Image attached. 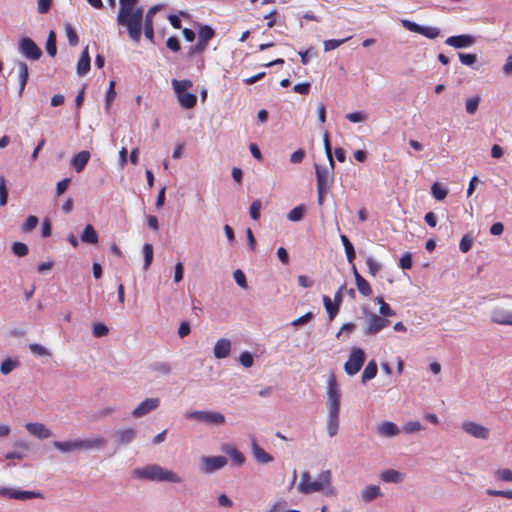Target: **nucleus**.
Masks as SVG:
<instances>
[{"instance_id": "nucleus-1", "label": "nucleus", "mask_w": 512, "mask_h": 512, "mask_svg": "<svg viewBox=\"0 0 512 512\" xmlns=\"http://www.w3.org/2000/svg\"><path fill=\"white\" fill-rule=\"evenodd\" d=\"M327 409H328V417H327V432L330 437H334L338 433L339 428V412H340V400L341 394L338 388V384L336 378L333 374H331L328 378V387H327Z\"/></svg>"}, {"instance_id": "nucleus-2", "label": "nucleus", "mask_w": 512, "mask_h": 512, "mask_svg": "<svg viewBox=\"0 0 512 512\" xmlns=\"http://www.w3.org/2000/svg\"><path fill=\"white\" fill-rule=\"evenodd\" d=\"M133 475L150 481L181 483L182 478L175 472L165 469L157 464H150L142 468L135 469Z\"/></svg>"}, {"instance_id": "nucleus-3", "label": "nucleus", "mask_w": 512, "mask_h": 512, "mask_svg": "<svg viewBox=\"0 0 512 512\" xmlns=\"http://www.w3.org/2000/svg\"><path fill=\"white\" fill-rule=\"evenodd\" d=\"M105 445L106 440L103 437L53 442V446L63 453L72 451L99 450L104 448Z\"/></svg>"}, {"instance_id": "nucleus-4", "label": "nucleus", "mask_w": 512, "mask_h": 512, "mask_svg": "<svg viewBox=\"0 0 512 512\" xmlns=\"http://www.w3.org/2000/svg\"><path fill=\"white\" fill-rule=\"evenodd\" d=\"M331 484V471L324 470L319 473L316 480H312L310 473L305 471L301 475L298 490L303 494L319 492Z\"/></svg>"}, {"instance_id": "nucleus-5", "label": "nucleus", "mask_w": 512, "mask_h": 512, "mask_svg": "<svg viewBox=\"0 0 512 512\" xmlns=\"http://www.w3.org/2000/svg\"><path fill=\"white\" fill-rule=\"evenodd\" d=\"M315 170L317 178L318 204L322 205L325 195L333 183V176L331 172L333 169H331V167H322L316 164Z\"/></svg>"}, {"instance_id": "nucleus-6", "label": "nucleus", "mask_w": 512, "mask_h": 512, "mask_svg": "<svg viewBox=\"0 0 512 512\" xmlns=\"http://www.w3.org/2000/svg\"><path fill=\"white\" fill-rule=\"evenodd\" d=\"M185 417L212 425H222L225 422L223 414L212 411H188L185 413Z\"/></svg>"}, {"instance_id": "nucleus-7", "label": "nucleus", "mask_w": 512, "mask_h": 512, "mask_svg": "<svg viewBox=\"0 0 512 512\" xmlns=\"http://www.w3.org/2000/svg\"><path fill=\"white\" fill-rule=\"evenodd\" d=\"M365 362V353L361 348H353L344 364L345 372L352 376L360 371Z\"/></svg>"}, {"instance_id": "nucleus-8", "label": "nucleus", "mask_w": 512, "mask_h": 512, "mask_svg": "<svg viewBox=\"0 0 512 512\" xmlns=\"http://www.w3.org/2000/svg\"><path fill=\"white\" fill-rule=\"evenodd\" d=\"M137 0H130V38L138 41L141 36L142 11L133 9V5Z\"/></svg>"}, {"instance_id": "nucleus-9", "label": "nucleus", "mask_w": 512, "mask_h": 512, "mask_svg": "<svg viewBox=\"0 0 512 512\" xmlns=\"http://www.w3.org/2000/svg\"><path fill=\"white\" fill-rule=\"evenodd\" d=\"M19 51L22 55L30 60H38L41 55V49L29 37H23L19 42Z\"/></svg>"}, {"instance_id": "nucleus-10", "label": "nucleus", "mask_w": 512, "mask_h": 512, "mask_svg": "<svg viewBox=\"0 0 512 512\" xmlns=\"http://www.w3.org/2000/svg\"><path fill=\"white\" fill-rule=\"evenodd\" d=\"M389 325L390 321L388 319L381 317L375 313H371L367 319L365 334L375 335Z\"/></svg>"}, {"instance_id": "nucleus-11", "label": "nucleus", "mask_w": 512, "mask_h": 512, "mask_svg": "<svg viewBox=\"0 0 512 512\" xmlns=\"http://www.w3.org/2000/svg\"><path fill=\"white\" fill-rule=\"evenodd\" d=\"M201 464L205 473H213L223 468L227 464V459L224 456L203 457Z\"/></svg>"}, {"instance_id": "nucleus-12", "label": "nucleus", "mask_w": 512, "mask_h": 512, "mask_svg": "<svg viewBox=\"0 0 512 512\" xmlns=\"http://www.w3.org/2000/svg\"><path fill=\"white\" fill-rule=\"evenodd\" d=\"M462 428L467 434L475 438L487 439L489 437V429L481 424L468 421L463 423Z\"/></svg>"}, {"instance_id": "nucleus-13", "label": "nucleus", "mask_w": 512, "mask_h": 512, "mask_svg": "<svg viewBox=\"0 0 512 512\" xmlns=\"http://www.w3.org/2000/svg\"><path fill=\"white\" fill-rule=\"evenodd\" d=\"M159 404V398H147L132 411V415L137 418L142 417L148 414L149 412L155 410L159 406Z\"/></svg>"}, {"instance_id": "nucleus-14", "label": "nucleus", "mask_w": 512, "mask_h": 512, "mask_svg": "<svg viewBox=\"0 0 512 512\" xmlns=\"http://www.w3.org/2000/svg\"><path fill=\"white\" fill-rule=\"evenodd\" d=\"M491 321L499 325L512 326V311L496 307L491 312Z\"/></svg>"}, {"instance_id": "nucleus-15", "label": "nucleus", "mask_w": 512, "mask_h": 512, "mask_svg": "<svg viewBox=\"0 0 512 512\" xmlns=\"http://www.w3.org/2000/svg\"><path fill=\"white\" fill-rule=\"evenodd\" d=\"M0 494L3 496H7L9 498H12V499H19V500H27V499L41 497L40 493H37L34 491H18V490H11L8 488H1Z\"/></svg>"}, {"instance_id": "nucleus-16", "label": "nucleus", "mask_w": 512, "mask_h": 512, "mask_svg": "<svg viewBox=\"0 0 512 512\" xmlns=\"http://www.w3.org/2000/svg\"><path fill=\"white\" fill-rule=\"evenodd\" d=\"M475 39L471 35H457L446 39L445 43L454 48H464L473 45Z\"/></svg>"}, {"instance_id": "nucleus-17", "label": "nucleus", "mask_w": 512, "mask_h": 512, "mask_svg": "<svg viewBox=\"0 0 512 512\" xmlns=\"http://www.w3.org/2000/svg\"><path fill=\"white\" fill-rule=\"evenodd\" d=\"M231 351V342L226 338L219 339L213 348L214 356L217 359H223L229 356Z\"/></svg>"}, {"instance_id": "nucleus-18", "label": "nucleus", "mask_w": 512, "mask_h": 512, "mask_svg": "<svg viewBox=\"0 0 512 512\" xmlns=\"http://www.w3.org/2000/svg\"><path fill=\"white\" fill-rule=\"evenodd\" d=\"M27 431L40 439H47L51 436V431L42 423H27Z\"/></svg>"}, {"instance_id": "nucleus-19", "label": "nucleus", "mask_w": 512, "mask_h": 512, "mask_svg": "<svg viewBox=\"0 0 512 512\" xmlns=\"http://www.w3.org/2000/svg\"><path fill=\"white\" fill-rule=\"evenodd\" d=\"M16 67L18 72V78H19V95L21 96L29 79V71L28 66L24 61L18 60L16 61Z\"/></svg>"}, {"instance_id": "nucleus-20", "label": "nucleus", "mask_w": 512, "mask_h": 512, "mask_svg": "<svg viewBox=\"0 0 512 512\" xmlns=\"http://www.w3.org/2000/svg\"><path fill=\"white\" fill-rule=\"evenodd\" d=\"M353 274L355 277L356 287L360 294L365 297H369L372 294V289L367 280L360 275L355 265H353Z\"/></svg>"}, {"instance_id": "nucleus-21", "label": "nucleus", "mask_w": 512, "mask_h": 512, "mask_svg": "<svg viewBox=\"0 0 512 512\" xmlns=\"http://www.w3.org/2000/svg\"><path fill=\"white\" fill-rule=\"evenodd\" d=\"M251 446H252L253 456L257 462H259L261 464H266V463H270L273 461V457L258 445L255 438L252 439Z\"/></svg>"}, {"instance_id": "nucleus-22", "label": "nucleus", "mask_w": 512, "mask_h": 512, "mask_svg": "<svg viewBox=\"0 0 512 512\" xmlns=\"http://www.w3.org/2000/svg\"><path fill=\"white\" fill-rule=\"evenodd\" d=\"M157 10V7H151L145 16L144 35L150 41H153L154 38L153 17Z\"/></svg>"}, {"instance_id": "nucleus-23", "label": "nucleus", "mask_w": 512, "mask_h": 512, "mask_svg": "<svg viewBox=\"0 0 512 512\" xmlns=\"http://www.w3.org/2000/svg\"><path fill=\"white\" fill-rule=\"evenodd\" d=\"M89 159L90 153L88 151H81L72 158L71 165L76 170V172L80 173L84 170Z\"/></svg>"}, {"instance_id": "nucleus-24", "label": "nucleus", "mask_w": 512, "mask_h": 512, "mask_svg": "<svg viewBox=\"0 0 512 512\" xmlns=\"http://www.w3.org/2000/svg\"><path fill=\"white\" fill-rule=\"evenodd\" d=\"M90 70V56L88 53V47H86L77 63V74L83 76L87 74Z\"/></svg>"}, {"instance_id": "nucleus-25", "label": "nucleus", "mask_w": 512, "mask_h": 512, "mask_svg": "<svg viewBox=\"0 0 512 512\" xmlns=\"http://www.w3.org/2000/svg\"><path fill=\"white\" fill-rule=\"evenodd\" d=\"M179 105L184 109H192L197 103V96L193 93L186 92L177 96Z\"/></svg>"}, {"instance_id": "nucleus-26", "label": "nucleus", "mask_w": 512, "mask_h": 512, "mask_svg": "<svg viewBox=\"0 0 512 512\" xmlns=\"http://www.w3.org/2000/svg\"><path fill=\"white\" fill-rule=\"evenodd\" d=\"M378 432L382 436L392 437V436H396L399 433V428L393 422L384 421L379 424Z\"/></svg>"}, {"instance_id": "nucleus-27", "label": "nucleus", "mask_w": 512, "mask_h": 512, "mask_svg": "<svg viewBox=\"0 0 512 512\" xmlns=\"http://www.w3.org/2000/svg\"><path fill=\"white\" fill-rule=\"evenodd\" d=\"M380 478L386 483H401L403 481V475L394 469H388L381 473Z\"/></svg>"}, {"instance_id": "nucleus-28", "label": "nucleus", "mask_w": 512, "mask_h": 512, "mask_svg": "<svg viewBox=\"0 0 512 512\" xmlns=\"http://www.w3.org/2000/svg\"><path fill=\"white\" fill-rule=\"evenodd\" d=\"M377 363L375 360H371L366 365L363 373H362V383L365 384L367 381L372 380L377 375Z\"/></svg>"}, {"instance_id": "nucleus-29", "label": "nucleus", "mask_w": 512, "mask_h": 512, "mask_svg": "<svg viewBox=\"0 0 512 512\" xmlns=\"http://www.w3.org/2000/svg\"><path fill=\"white\" fill-rule=\"evenodd\" d=\"M223 451L231 457V459L233 460V462L236 465L241 466L244 464V462H245L244 455L241 452H239L236 448H234L233 446L225 445L223 447Z\"/></svg>"}, {"instance_id": "nucleus-30", "label": "nucleus", "mask_w": 512, "mask_h": 512, "mask_svg": "<svg viewBox=\"0 0 512 512\" xmlns=\"http://www.w3.org/2000/svg\"><path fill=\"white\" fill-rule=\"evenodd\" d=\"M381 495V491L379 486L369 485L367 486L361 493L362 499L364 502H371Z\"/></svg>"}, {"instance_id": "nucleus-31", "label": "nucleus", "mask_w": 512, "mask_h": 512, "mask_svg": "<svg viewBox=\"0 0 512 512\" xmlns=\"http://www.w3.org/2000/svg\"><path fill=\"white\" fill-rule=\"evenodd\" d=\"M193 86V83L191 80L184 79V80H172V87L176 94V96L186 93L188 89H190Z\"/></svg>"}, {"instance_id": "nucleus-32", "label": "nucleus", "mask_w": 512, "mask_h": 512, "mask_svg": "<svg viewBox=\"0 0 512 512\" xmlns=\"http://www.w3.org/2000/svg\"><path fill=\"white\" fill-rule=\"evenodd\" d=\"M81 240L85 243L96 244L98 242V235L94 227L88 224L81 235Z\"/></svg>"}, {"instance_id": "nucleus-33", "label": "nucleus", "mask_w": 512, "mask_h": 512, "mask_svg": "<svg viewBox=\"0 0 512 512\" xmlns=\"http://www.w3.org/2000/svg\"><path fill=\"white\" fill-rule=\"evenodd\" d=\"M215 36V31L208 25H200L198 28V39L209 42Z\"/></svg>"}, {"instance_id": "nucleus-34", "label": "nucleus", "mask_w": 512, "mask_h": 512, "mask_svg": "<svg viewBox=\"0 0 512 512\" xmlns=\"http://www.w3.org/2000/svg\"><path fill=\"white\" fill-rule=\"evenodd\" d=\"M341 241H342V244L344 246L348 262L349 263H353V261H354V259L356 257V254H355V249H354L352 243L350 242V240L345 235H341Z\"/></svg>"}, {"instance_id": "nucleus-35", "label": "nucleus", "mask_w": 512, "mask_h": 512, "mask_svg": "<svg viewBox=\"0 0 512 512\" xmlns=\"http://www.w3.org/2000/svg\"><path fill=\"white\" fill-rule=\"evenodd\" d=\"M323 304H324L326 311L329 314L330 319L332 320L337 315L340 306L337 305L336 303L332 302L330 297L327 295L323 296Z\"/></svg>"}, {"instance_id": "nucleus-36", "label": "nucleus", "mask_w": 512, "mask_h": 512, "mask_svg": "<svg viewBox=\"0 0 512 512\" xmlns=\"http://www.w3.org/2000/svg\"><path fill=\"white\" fill-rule=\"evenodd\" d=\"M118 23L128 27V0H120Z\"/></svg>"}, {"instance_id": "nucleus-37", "label": "nucleus", "mask_w": 512, "mask_h": 512, "mask_svg": "<svg viewBox=\"0 0 512 512\" xmlns=\"http://www.w3.org/2000/svg\"><path fill=\"white\" fill-rule=\"evenodd\" d=\"M207 47H208L207 42H204V41H201L198 39L197 43L194 46H192L189 49V51L187 52V57L192 58L195 55H201L206 51Z\"/></svg>"}, {"instance_id": "nucleus-38", "label": "nucleus", "mask_w": 512, "mask_h": 512, "mask_svg": "<svg viewBox=\"0 0 512 512\" xmlns=\"http://www.w3.org/2000/svg\"><path fill=\"white\" fill-rule=\"evenodd\" d=\"M46 51L51 57H54L57 53L56 34L54 31L49 32L46 41Z\"/></svg>"}, {"instance_id": "nucleus-39", "label": "nucleus", "mask_w": 512, "mask_h": 512, "mask_svg": "<svg viewBox=\"0 0 512 512\" xmlns=\"http://www.w3.org/2000/svg\"><path fill=\"white\" fill-rule=\"evenodd\" d=\"M432 195L436 200H443L446 198L448 191L443 188L438 182L433 183L431 186Z\"/></svg>"}, {"instance_id": "nucleus-40", "label": "nucleus", "mask_w": 512, "mask_h": 512, "mask_svg": "<svg viewBox=\"0 0 512 512\" xmlns=\"http://www.w3.org/2000/svg\"><path fill=\"white\" fill-rule=\"evenodd\" d=\"M65 33H66V37L68 39L70 46H76L79 42V38H78V35H77L75 29L72 27L71 24H69V23L66 24Z\"/></svg>"}, {"instance_id": "nucleus-41", "label": "nucleus", "mask_w": 512, "mask_h": 512, "mask_svg": "<svg viewBox=\"0 0 512 512\" xmlns=\"http://www.w3.org/2000/svg\"><path fill=\"white\" fill-rule=\"evenodd\" d=\"M144 253V269L147 270L152 263L153 260V247L151 244L146 243L143 246Z\"/></svg>"}, {"instance_id": "nucleus-42", "label": "nucleus", "mask_w": 512, "mask_h": 512, "mask_svg": "<svg viewBox=\"0 0 512 512\" xmlns=\"http://www.w3.org/2000/svg\"><path fill=\"white\" fill-rule=\"evenodd\" d=\"M323 142H324L325 152H326L327 158L329 160V165H330L331 169H334L335 164H334V160L332 157V148H331V143H330L328 133H324Z\"/></svg>"}, {"instance_id": "nucleus-43", "label": "nucleus", "mask_w": 512, "mask_h": 512, "mask_svg": "<svg viewBox=\"0 0 512 512\" xmlns=\"http://www.w3.org/2000/svg\"><path fill=\"white\" fill-rule=\"evenodd\" d=\"M304 207L302 205L296 206L288 213V219L292 222L300 221L304 215Z\"/></svg>"}, {"instance_id": "nucleus-44", "label": "nucleus", "mask_w": 512, "mask_h": 512, "mask_svg": "<svg viewBox=\"0 0 512 512\" xmlns=\"http://www.w3.org/2000/svg\"><path fill=\"white\" fill-rule=\"evenodd\" d=\"M8 200V189L4 176L0 177V206H5Z\"/></svg>"}, {"instance_id": "nucleus-45", "label": "nucleus", "mask_w": 512, "mask_h": 512, "mask_svg": "<svg viewBox=\"0 0 512 512\" xmlns=\"http://www.w3.org/2000/svg\"><path fill=\"white\" fill-rule=\"evenodd\" d=\"M18 366V362L12 359H6L1 363L0 371L2 374L7 375Z\"/></svg>"}, {"instance_id": "nucleus-46", "label": "nucleus", "mask_w": 512, "mask_h": 512, "mask_svg": "<svg viewBox=\"0 0 512 512\" xmlns=\"http://www.w3.org/2000/svg\"><path fill=\"white\" fill-rule=\"evenodd\" d=\"M349 39H350V37L340 39V40H337V39L326 40V41H324V50L325 51L334 50V49L338 48L339 46H341L343 43H345Z\"/></svg>"}, {"instance_id": "nucleus-47", "label": "nucleus", "mask_w": 512, "mask_h": 512, "mask_svg": "<svg viewBox=\"0 0 512 512\" xmlns=\"http://www.w3.org/2000/svg\"><path fill=\"white\" fill-rule=\"evenodd\" d=\"M380 303L379 312L383 317H391L395 315V311L383 300V298H377Z\"/></svg>"}, {"instance_id": "nucleus-48", "label": "nucleus", "mask_w": 512, "mask_h": 512, "mask_svg": "<svg viewBox=\"0 0 512 512\" xmlns=\"http://www.w3.org/2000/svg\"><path fill=\"white\" fill-rule=\"evenodd\" d=\"M12 250L13 253L19 257H24L28 254V246L22 242H15L12 245Z\"/></svg>"}, {"instance_id": "nucleus-49", "label": "nucleus", "mask_w": 512, "mask_h": 512, "mask_svg": "<svg viewBox=\"0 0 512 512\" xmlns=\"http://www.w3.org/2000/svg\"><path fill=\"white\" fill-rule=\"evenodd\" d=\"M38 224V218L34 215H30L22 226V230L25 233L31 232L36 228Z\"/></svg>"}, {"instance_id": "nucleus-50", "label": "nucleus", "mask_w": 512, "mask_h": 512, "mask_svg": "<svg viewBox=\"0 0 512 512\" xmlns=\"http://www.w3.org/2000/svg\"><path fill=\"white\" fill-rule=\"evenodd\" d=\"M419 34H421L429 39H434L439 36L440 31L436 27L421 26V30H420Z\"/></svg>"}, {"instance_id": "nucleus-51", "label": "nucleus", "mask_w": 512, "mask_h": 512, "mask_svg": "<svg viewBox=\"0 0 512 512\" xmlns=\"http://www.w3.org/2000/svg\"><path fill=\"white\" fill-rule=\"evenodd\" d=\"M261 207H262V203L259 199H256L252 202L249 212H250V216L253 220L259 219Z\"/></svg>"}, {"instance_id": "nucleus-52", "label": "nucleus", "mask_w": 512, "mask_h": 512, "mask_svg": "<svg viewBox=\"0 0 512 512\" xmlns=\"http://www.w3.org/2000/svg\"><path fill=\"white\" fill-rule=\"evenodd\" d=\"M480 98L478 96L471 97L466 101V111L468 114H474L478 108Z\"/></svg>"}, {"instance_id": "nucleus-53", "label": "nucleus", "mask_w": 512, "mask_h": 512, "mask_svg": "<svg viewBox=\"0 0 512 512\" xmlns=\"http://www.w3.org/2000/svg\"><path fill=\"white\" fill-rule=\"evenodd\" d=\"M366 265L368 267L369 273L372 276H375L381 270V265L372 257H368L366 259Z\"/></svg>"}, {"instance_id": "nucleus-54", "label": "nucleus", "mask_w": 512, "mask_h": 512, "mask_svg": "<svg viewBox=\"0 0 512 512\" xmlns=\"http://www.w3.org/2000/svg\"><path fill=\"white\" fill-rule=\"evenodd\" d=\"M108 332V327L103 323H97L93 326V335L97 338L107 335Z\"/></svg>"}, {"instance_id": "nucleus-55", "label": "nucleus", "mask_w": 512, "mask_h": 512, "mask_svg": "<svg viewBox=\"0 0 512 512\" xmlns=\"http://www.w3.org/2000/svg\"><path fill=\"white\" fill-rule=\"evenodd\" d=\"M422 425L420 422L418 421H409L407 422L404 427H403V430L406 432V433H414V432H418L420 430H422Z\"/></svg>"}, {"instance_id": "nucleus-56", "label": "nucleus", "mask_w": 512, "mask_h": 512, "mask_svg": "<svg viewBox=\"0 0 512 512\" xmlns=\"http://www.w3.org/2000/svg\"><path fill=\"white\" fill-rule=\"evenodd\" d=\"M29 349L32 353L38 355V356H46V355H50V353L48 352V350L40 345V344H37V343H31L29 345Z\"/></svg>"}, {"instance_id": "nucleus-57", "label": "nucleus", "mask_w": 512, "mask_h": 512, "mask_svg": "<svg viewBox=\"0 0 512 512\" xmlns=\"http://www.w3.org/2000/svg\"><path fill=\"white\" fill-rule=\"evenodd\" d=\"M496 477L501 481L512 482V470L499 469L496 471Z\"/></svg>"}, {"instance_id": "nucleus-58", "label": "nucleus", "mask_w": 512, "mask_h": 512, "mask_svg": "<svg viewBox=\"0 0 512 512\" xmlns=\"http://www.w3.org/2000/svg\"><path fill=\"white\" fill-rule=\"evenodd\" d=\"M472 238L469 235H464L459 243V248L463 253H467L472 247Z\"/></svg>"}, {"instance_id": "nucleus-59", "label": "nucleus", "mask_w": 512, "mask_h": 512, "mask_svg": "<svg viewBox=\"0 0 512 512\" xmlns=\"http://www.w3.org/2000/svg\"><path fill=\"white\" fill-rule=\"evenodd\" d=\"M459 60L462 64L471 66L476 62L477 58L475 54L460 53Z\"/></svg>"}, {"instance_id": "nucleus-60", "label": "nucleus", "mask_w": 512, "mask_h": 512, "mask_svg": "<svg viewBox=\"0 0 512 512\" xmlns=\"http://www.w3.org/2000/svg\"><path fill=\"white\" fill-rule=\"evenodd\" d=\"M166 46L173 52H178L181 48L178 38L174 36H171L167 39Z\"/></svg>"}, {"instance_id": "nucleus-61", "label": "nucleus", "mask_w": 512, "mask_h": 512, "mask_svg": "<svg viewBox=\"0 0 512 512\" xmlns=\"http://www.w3.org/2000/svg\"><path fill=\"white\" fill-rule=\"evenodd\" d=\"M239 361L246 368H249L253 365V357L249 352L241 353L240 357H239Z\"/></svg>"}, {"instance_id": "nucleus-62", "label": "nucleus", "mask_w": 512, "mask_h": 512, "mask_svg": "<svg viewBox=\"0 0 512 512\" xmlns=\"http://www.w3.org/2000/svg\"><path fill=\"white\" fill-rule=\"evenodd\" d=\"M400 267L402 269H410L412 267V255L411 253L407 252L402 255L400 258Z\"/></svg>"}, {"instance_id": "nucleus-63", "label": "nucleus", "mask_w": 512, "mask_h": 512, "mask_svg": "<svg viewBox=\"0 0 512 512\" xmlns=\"http://www.w3.org/2000/svg\"><path fill=\"white\" fill-rule=\"evenodd\" d=\"M234 279H235V282L242 288H246L247 287V282H246V277H245V274L241 271V270H236L234 272Z\"/></svg>"}, {"instance_id": "nucleus-64", "label": "nucleus", "mask_w": 512, "mask_h": 512, "mask_svg": "<svg viewBox=\"0 0 512 512\" xmlns=\"http://www.w3.org/2000/svg\"><path fill=\"white\" fill-rule=\"evenodd\" d=\"M346 118L353 123L362 122L366 119L363 112H353L346 115Z\"/></svg>"}]
</instances>
